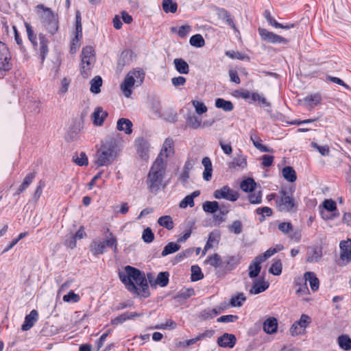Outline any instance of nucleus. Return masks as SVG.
<instances>
[{
  "instance_id": "1a4fd4ad",
  "label": "nucleus",
  "mask_w": 351,
  "mask_h": 351,
  "mask_svg": "<svg viewBox=\"0 0 351 351\" xmlns=\"http://www.w3.org/2000/svg\"><path fill=\"white\" fill-rule=\"evenodd\" d=\"M215 199H226L231 202H235L239 197L237 191H233L228 186H224L222 188L215 190L213 193Z\"/></svg>"
},
{
  "instance_id": "7ed1b4c3",
  "label": "nucleus",
  "mask_w": 351,
  "mask_h": 351,
  "mask_svg": "<svg viewBox=\"0 0 351 351\" xmlns=\"http://www.w3.org/2000/svg\"><path fill=\"white\" fill-rule=\"evenodd\" d=\"M119 148L115 140L110 139L101 143L95 154V164L97 167L108 166L117 157Z\"/></svg>"
},
{
  "instance_id": "ea45409f",
  "label": "nucleus",
  "mask_w": 351,
  "mask_h": 351,
  "mask_svg": "<svg viewBox=\"0 0 351 351\" xmlns=\"http://www.w3.org/2000/svg\"><path fill=\"white\" fill-rule=\"evenodd\" d=\"M202 208L206 213L214 214L218 211L219 204L216 201H207L203 204Z\"/></svg>"
},
{
  "instance_id": "e2e57ef3",
  "label": "nucleus",
  "mask_w": 351,
  "mask_h": 351,
  "mask_svg": "<svg viewBox=\"0 0 351 351\" xmlns=\"http://www.w3.org/2000/svg\"><path fill=\"white\" fill-rule=\"evenodd\" d=\"M312 147L316 149L322 156H326L330 154V149L328 145L320 146L315 142L311 143Z\"/></svg>"
},
{
  "instance_id": "4d7b16f0",
  "label": "nucleus",
  "mask_w": 351,
  "mask_h": 351,
  "mask_svg": "<svg viewBox=\"0 0 351 351\" xmlns=\"http://www.w3.org/2000/svg\"><path fill=\"white\" fill-rule=\"evenodd\" d=\"M177 326L176 323L172 319H169L165 324H157L154 326L150 327V329H174Z\"/></svg>"
},
{
  "instance_id": "58836bf2",
  "label": "nucleus",
  "mask_w": 351,
  "mask_h": 351,
  "mask_svg": "<svg viewBox=\"0 0 351 351\" xmlns=\"http://www.w3.org/2000/svg\"><path fill=\"white\" fill-rule=\"evenodd\" d=\"M169 274L167 271L160 272L156 278V288L157 286H160L161 287H166L169 283Z\"/></svg>"
},
{
  "instance_id": "20e7f679",
  "label": "nucleus",
  "mask_w": 351,
  "mask_h": 351,
  "mask_svg": "<svg viewBox=\"0 0 351 351\" xmlns=\"http://www.w3.org/2000/svg\"><path fill=\"white\" fill-rule=\"evenodd\" d=\"M145 73L142 69H134L130 71L121 84V89L126 97H130L132 93V88L141 86L145 79Z\"/></svg>"
},
{
  "instance_id": "f704fd0d",
  "label": "nucleus",
  "mask_w": 351,
  "mask_h": 351,
  "mask_svg": "<svg viewBox=\"0 0 351 351\" xmlns=\"http://www.w3.org/2000/svg\"><path fill=\"white\" fill-rule=\"evenodd\" d=\"M215 106L217 108H221L226 112L232 111L234 108L233 104L230 101H227L222 98H217L215 100Z\"/></svg>"
},
{
  "instance_id": "cd10ccee",
  "label": "nucleus",
  "mask_w": 351,
  "mask_h": 351,
  "mask_svg": "<svg viewBox=\"0 0 351 351\" xmlns=\"http://www.w3.org/2000/svg\"><path fill=\"white\" fill-rule=\"evenodd\" d=\"M39 52L41 61L43 62L48 53V40L45 38V36L43 33H40L39 35Z\"/></svg>"
},
{
  "instance_id": "c85d7f7f",
  "label": "nucleus",
  "mask_w": 351,
  "mask_h": 351,
  "mask_svg": "<svg viewBox=\"0 0 351 351\" xmlns=\"http://www.w3.org/2000/svg\"><path fill=\"white\" fill-rule=\"evenodd\" d=\"M239 263L240 258L238 256H229L223 261V267L230 271L233 270Z\"/></svg>"
},
{
  "instance_id": "7c9ffc66",
  "label": "nucleus",
  "mask_w": 351,
  "mask_h": 351,
  "mask_svg": "<svg viewBox=\"0 0 351 351\" xmlns=\"http://www.w3.org/2000/svg\"><path fill=\"white\" fill-rule=\"evenodd\" d=\"M173 64L176 71L180 74H188L189 72V66L188 63L182 58H176Z\"/></svg>"
},
{
  "instance_id": "b1692460",
  "label": "nucleus",
  "mask_w": 351,
  "mask_h": 351,
  "mask_svg": "<svg viewBox=\"0 0 351 351\" xmlns=\"http://www.w3.org/2000/svg\"><path fill=\"white\" fill-rule=\"evenodd\" d=\"M216 11L217 14L219 19L225 21L228 25H230L233 29L236 28L232 16L228 10H225L224 8H217L216 9Z\"/></svg>"
},
{
  "instance_id": "13d9d810",
  "label": "nucleus",
  "mask_w": 351,
  "mask_h": 351,
  "mask_svg": "<svg viewBox=\"0 0 351 351\" xmlns=\"http://www.w3.org/2000/svg\"><path fill=\"white\" fill-rule=\"evenodd\" d=\"M25 27L26 28L28 39L34 46H37L36 35L34 34L31 25L28 23H25Z\"/></svg>"
},
{
  "instance_id": "c756f323",
  "label": "nucleus",
  "mask_w": 351,
  "mask_h": 351,
  "mask_svg": "<svg viewBox=\"0 0 351 351\" xmlns=\"http://www.w3.org/2000/svg\"><path fill=\"white\" fill-rule=\"evenodd\" d=\"M202 163L204 167L203 178L206 181H209L211 179L213 172L211 160L208 157H204L202 159Z\"/></svg>"
},
{
  "instance_id": "6e6552de",
  "label": "nucleus",
  "mask_w": 351,
  "mask_h": 351,
  "mask_svg": "<svg viewBox=\"0 0 351 351\" xmlns=\"http://www.w3.org/2000/svg\"><path fill=\"white\" fill-rule=\"evenodd\" d=\"M11 55L7 45L0 40V79L12 69Z\"/></svg>"
},
{
  "instance_id": "9b49d317",
  "label": "nucleus",
  "mask_w": 351,
  "mask_h": 351,
  "mask_svg": "<svg viewBox=\"0 0 351 351\" xmlns=\"http://www.w3.org/2000/svg\"><path fill=\"white\" fill-rule=\"evenodd\" d=\"M173 141L170 138H167L165 139L161 151L156 158H160L161 160L166 161L167 163V158L173 155Z\"/></svg>"
},
{
  "instance_id": "f257e3e1",
  "label": "nucleus",
  "mask_w": 351,
  "mask_h": 351,
  "mask_svg": "<svg viewBox=\"0 0 351 351\" xmlns=\"http://www.w3.org/2000/svg\"><path fill=\"white\" fill-rule=\"evenodd\" d=\"M119 277L129 291L141 294L144 298L149 296L146 277L138 269L127 265L125 272L119 273Z\"/></svg>"
},
{
  "instance_id": "a19ab883",
  "label": "nucleus",
  "mask_w": 351,
  "mask_h": 351,
  "mask_svg": "<svg viewBox=\"0 0 351 351\" xmlns=\"http://www.w3.org/2000/svg\"><path fill=\"white\" fill-rule=\"evenodd\" d=\"M205 262L215 268L220 267H223V261L218 254H215L213 256H208Z\"/></svg>"
},
{
  "instance_id": "bf43d9fd",
  "label": "nucleus",
  "mask_w": 351,
  "mask_h": 351,
  "mask_svg": "<svg viewBox=\"0 0 351 351\" xmlns=\"http://www.w3.org/2000/svg\"><path fill=\"white\" fill-rule=\"evenodd\" d=\"M191 103L193 107L195 108V112L197 114H202L207 112L208 108L203 102L197 100H192Z\"/></svg>"
},
{
  "instance_id": "423d86ee",
  "label": "nucleus",
  "mask_w": 351,
  "mask_h": 351,
  "mask_svg": "<svg viewBox=\"0 0 351 351\" xmlns=\"http://www.w3.org/2000/svg\"><path fill=\"white\" fill-rule=\"evenodd\" d=\"M276 204L280 212L295 211L297 208V204L293 197L292 192L284 189L279 191Z\"/></svg>"
},
{
  "instance_id": "09e8293b",
  "label": "nucleus",
  "mask_w": 351,
  "mask_h": 351,
  "mask_svg": "<svg viewBox=\"0 0 351 351\" xmlns=\"http://www.w3.org/2000/svg\"><path fill=\"white\" fill-rule=\"evenodd\" d=\"M246 300V297L243 293H239L232 296L230 301L231 306H241L242 303Z\"/></svg>"
},
{
  "instance_id": "338daca9",
  "label": "nucleus",
  "mask_w": 351,
  "mask_h": 351,
  "mask_svg": "<svg viewBox=\"0 0 351 351\" xmlns=\"http://www.w3.org/2000/svg\"><path fill=\"white\" fill-rule=\"evenodd\" d=\"M289 332L291 335L293 337L304 333L303 328L296 322L292 324L289 329Z\"/></svg>"
},
{
  "instance_id": "680f3d73",
  "label": "nucleus",
  "mask_w": 351,
  "mask_h": 351,
  "mask_svg": "<svg viewBox=\"0 0 351 351\" xmlns=\"http://www.w3.org/2000/svg\"><path fill=\"white\" fill-rule=\"evenodd\" d=\"M142 239L147 243H152L154 239V234L150 228H147L143 230Z\"/></svg>"
},
{
  "instance_id": "79ce46f5",
  "label": "nucleus",
  "mask_w": 351,
  "mask_h": 351,
  "mask_svg": "<svg viewBox=\"0 0 351 351\" xmlns=\"http://www.w3.org/2000/svg\"><path fill=\"white\" fill-rule=\"evenodd\" d=\"M221 311H223V308H219L218 310L217 308L205 309L201 313L200 317L203 319H212L215 316L221 313Z\"/></svg>"
},
{
  "instance_id": "aec40b11",
  "label": "nucleus",
  "mask_w": 351,
  "mask_h": 351,
  "mask_svg": "<svg viewBox=\"0 0 351 351\" xmlns=\"http://www.w3.org/2000/svg\"><path fill=\"white\" fill-rule=\"evenodd\" d=\"M247 167L246 156L243 154H238L235 156L232 161L228 164V167L230 169H244Z\"/></svg>"
},
{
  "instance_id": "c03bdc74",
  "label": "nucleus",
  "mask_w": 351,
  "mask_h": 351,
  "mask_svg": "<svg viewBox=\"0 0 351 351\" xmlns=\"http://www.w3.org/2000/svg\"><path fill=\"white\" fill-rule=\"evenodd\" d=\"M162 5L163 10L166 13H175L178 9L177 3L172 0H163Z\"/></svg>"
},
{
  "instance_id": "412c9836",
  "label": "nucleus",
  "mask_w": 351,
  "mask_h": 351,
  "mask_svg": "<svg viewBox=\"0 0 351 351\" xmlns=\"http://www.w3.org/2000/svg\"><path fill=\"white\" fill-rule=\"evenodd\" d=\"M303 101L306 108L312 109L321 103L322 96L319 93L311 94L304 97Z\"/></svg>"
},
{
  "instance_id": "0e129e2a",
  "label": "nucleus",
  "mask_w": 351,
  "mask_h": 351,
  "mask_svg": "<svg viewBox=\"0 0 351 351\" xmlns=\"http://www.w3.org/2000/svg\"><path fill=\"white\" fill-rule=\"evenodd\" d=\"M311 318L306 314H302L300 318L296 322L305 330V328L311 323Z\"/></svg>"
},
{
  "instance_id": "37998d69",
  "label": "nucleus",
  "mask_w": 351,
  "mask_h": 351,
  "mask_svg": "<svg viewBox=\"0 0 351 351\" xmlns=\"http://www.w3.org/2000/svg\"><path fill=\"white\" fill-rule=\"evenodd\" d=\"M180 245L178 243L170 242L164 247L161 255L162 256H166L168 254L176 252L180 250Z\"/></svg>"
},
{
  "instance_id": "3c124183",
  "label": "nucleus",
  "mask_w": 351,
  "mask_h": 351,
  "mask_svg": "<svg viewBox=\"0 0 351 351\" xmlns=\"http://www.w3.org/2000/svg\"><path fill=\"white\" fill-rule=\"evenodd\" d=\"M190 44L196 47H202L205 45V40L202 35L195 34L191 37L190 38Z\"/></svg>"
},
{
  "instance_id": "f03ea898",
  "label": "nucleus",
  "mask_w": 351,
  "mask_h": 351,
  "mask_svg": "<svg viewBox=\"0 0 351 351\" xmlns=\"http://www.w3.org/2000/svg\"><path fill=\"white\" fill-rule=\"evenodd\" d=\"M167 168L166 161L156 158L152 165L147 174V185L151 193H157L161 187L165 188L166 184L163 182Z\"/></svg>"
},
{
  "instance_id": "4c0bfd02",
  "label": "nucleus",
  "mask_w": 351,
  "mask_h": 351,
  "mask_svg": "<svg viewBox=\"0 0 351 351\" xmlns=\"http://www.w3.org/2000/svg\"><path fill=\"white\" fill-rule=\"evenodd\" d=\"M90 90L94 94H98L101 92V86H102V79L100 76L97 75L93 77L90 82Z\"/></svg>"
},
{
  "instance_id": "a878e982",
  "label": "nucleus",
  "mask_w": 351,
  "mask_h": 351,
  "mask_svg": "<svg viewBox=\"0 0 351 351\" xmlns=\"http://www.w3.org/2000/svg\"><path fill=\"white\" fill-rule=\"evenodd\" d=\"M132 123L126 118H121L118 120L117 128L119 131H124L126 134H130L132 132Z\"/></svg>"
},
{
  "instance_id": "774afa93",
  "label": "nucleus",
  "mask_w": 351,
  "mask_h": 351,
  "mask_svg": "<svg viewBox=\"0 0 351 351\" xmlns=\"http://www.w3.org/2000/svg\"><path fill=\"white\" fill-rule=\"evenodd\" d=\"M229 230L232 232L239 234L242 231V223L240 221H234L229 226Z\"/></svg>"
},
{
  "instance_id": "f3484780",
  "label": "nucleus",
  "mask_w": 351,
  "mask_h": 351,
  "mask_svg": "<svg viewBox=\"0 0 351 351\" xmlns=\"http://www.w3.org/2000/svg\"><path fill=\"white\" fill-rule=\"evenodd\" d=\"M269 282L265 281L263 278L256 280L254 282L253 285L250 289L249 292L252 295H256L265 291L269 287Z\"/></svg>"
},
{
  "instance_id": "f8f14e48",
  "label": "nucleus",
  "mask_w": 351,
  "mask_h": 351,
  "mask_svg": "<svg viewBox=\"0 0 351 351\" xmlns=\"http://www.w3.org/2000/svg\"><path fill=\"white\" fill-rule=\"evenodd\" d=\"M136 147L138 156L144 160L149 158V151L150 145L147 141L143 138H138L136 141Z\"/></svg>"
},
{
  "instance_id": "c9c22d12",
  "label": "nucleus",
  "mask_w": 351,
  "mask_h": 351,
  "mask_svg": "<svg viewBox=\"0 0 351 351\" xmlns=\"http://www.w3.org/2000/svg\"><path fill=\"white\" fill-rule=\"evenodd\" d=\"M35 176H36V173H34V172L28 173L25 176L23 183L19 186L17 191L16 192V195H19L20 193H23L29 186V184L32 183V182L34 179Z\"/></svg>"
},
{
  "instance_id": "bb28decb",
  "label": "nucleus",
  "mask_w": 351,
  "mask_h": 351,
  "mask_svg": "<svg viewBox=\"0 0 351 351\" xmlns=\"http://www.w3.org/2000/svg\"><path fill=\"white\" fill-rule=\"evenodd\" d=\"M304 282L308 281L311 289L315 291L319 289V281L316 275L312 271H307L304 274Z\"/></svg>"
},
{
  "instance_id": "5fc2aeb1",
  "label": "nucleus",
  "mask_w": 351,
  "mask_h": 351,
  "mask_svg": "<svg viewBox=\"0 0 351 351\" xmlns=\"http://www.w3.org/2000/svg\"><path fill=\"white\" fill-rule=\"evenodd\" d=\"M282 248V246L279 245L278 249L271 247L265 251L263 254L258 256V258L261 260V261H265L267 258L271 257L275 253H276L278 250H280Z\"/></svg>"
},
{
  "instance_id": "e433bc0d",
  "label": "nucleus",
  "mask_w": 351,
  "mask_h": 351,
  "mask_svg": "<svg viewBox=\"0 0 351 351\" xmlns=\"http://www.w3.org/2000/svg\"><path fill=\"white\" fill-rule=\"evenodd\" d=\"M158 223L169 230H171L174 227V223L172 219V217L169 215L162 216L158 218Z\"/></svg>"
},
{
  "instance_id": "393cba45",
  "label": "nucleus",
  "mask_w": 351,
  "mask_h": 351,
  "mask_svg": "<svg viewBox=\"0 0 351 351\" xmlns=\"http://www.w3.org/2000/svg\"><path fill=\"white\" fill-rule=\"evenodd\" d=\"M263 15L265 18L266 19L267 21L273 27L276 28H282L285 29H289L291 28L294 27V24H287L283 25L282 23H278L271 16L268 10H265L263 13Z\"/></svg>"
},
{
  "instance_id": "4be33fe9",
  "label": "nucleus",
  "mask_w": 351,
  "mask_h": 351,
  "mask_svg": "<svg viewBox=\"0 0 351 351\" xmlns=\"http://www.w3.org/2000/svg\"><path fill=\"white\" fill-rule=\"evenodd\" d=\"M263 330L267 334H274L278 329V320L276 318L271 317L267 318L263 323Z\"/></svg>"
},
{
  "instance_id": "052dcab7",
  "label": "nucleus",
  "mask_w": 351,
  "mask_h": 351,
  "mask_svg": "<svg viewBox=\"0 0 351 351\" xmlns=\"http://www.w3.org/2000/svg\"><path fill=\"white\" fill-rule=\"evenodd\" d=\"M282 263L280 260L275 261L269 269V272L275 275L279 276L282 273Z\"/></svg>"
},
{
  "instance_id": "473e14b6",
  "label": "nucleus",
  "mask_w": 351,
  "mask_h": 351,
  "mask_svg": "<svg viewBox=\"0 0 351 351\" xmlns=\"http://www.w3.org/2000/svg\"><path fill=\"white\" fill-rule=\"evenodd\" d=\"M282 173L284 178L288 182H293L297 179L296 173L292 167H285L282 170Z\"/></svg>"
},
{
  "instance_id": "9d476101",
  "label": "nucleus",
  "mask_w": 351,
  "mask_h": 351,
  "mask_svg": "<svg viewBox=\"0 0 351 351\" xmlns=\"http://www.w3.org/2000/svg\"><path fill=\"white\" fill-rule=\"evenodd\" d=\"M258 33L261 36L262 39L265 41L271 43H289L287 38H285L279 35H277L273 32H269L265 29L259 28Z\"/></svg>"
},
{
  "instance_id": "5701e85b",
  "label": "nucleus",
  "mask_w": 351,
  "mask_h": 351,
  "mask_svg": "<svg viewBox=\"0 0 351 351\" xmlns=\"http://www.w3.org/2000/svg\"><path fill=\"white\" fill-rule=\"evenodd\" d=\"M263 262L261 261V260L258 259L257 256L254 258L248 267V275L250 278H254L258 276L261 269V264Z\"/></svg>"
},
{
  "instance_id": "2f4dec72",
  "label": "nucleus",
  "mask_w": 351,
  "mask_h": 351,
  "mask_svg": "<svg viewBox=\"0 0 351 351\" xmlns=\"http://www.w3.org/2000/svg\"><path fill=\"white\" fill-rule=\"evenodd\" d=\"M199 191H195L191 195H186L180 202L179 206L181 208H186L188 206H194V198L199 196Z\"/></svg>"
},
{
  "instance_id": "603ef678",
  "label": "nucleus",
  "mask_w": 351,
  "mask_h": 351,
  "mask_svg": "<svg viewBox=\"0 0 351 351\" xmlns=\"http://www.w3.org/2000/svg\"><path fill=\"white\" fill-rule=\"evenodd\" d=\"M73 161L79 166L88 165V158L84 152H81L80 156L75 154L72 158Z\"/></svg>"
},
{
  "instance_id": "a18cd8bd",
  "label": "nucleus",
  "mask_w": 351,
  "mask_h": 351,
  "mask_svg": "<svg viewBox=\"0 0 351 351\" xmlns=\"http://www.w3.org/2000/svg\"><path fill=\"white\" fill-rule=\"evenodd\" d=\"M186 126L192 129H197L201 125L202 120L195 115H189L186 118Z\"/></svg>"
},
{
  "instance_id": "a211bd4d",
  "label": "nucleus",
  "mask_w": 351,
  "mask_h": 351,
  "mask_svg": "<svg viewBox=\"0 0 351 351\" xmlns=\"http://www.w3.org/2000/svg\"><path fill=\"white\" fill-rule=\"evenodd\" d=\"M107 116L108 112L104 110L100 106L97 107L92 114L93 124L99 126L102 125Z\"/></svg>"
},
{
  "instance_id": "de8ad7c7",
  "label": "nucleus",
  "mask_w": 351,
  "mask_h": 351,
  "mask_svg": "<svg viewBox=\"0 0 351 351\" xmlns=\"http://www.w3.org/2000/svg\"><path fill=\"white\" fill-rule=\"evenodd\" d=\"M80 13L77 12L75 16V40L81 39L82 37V26Z\"/></svg>"
},
{
  "instance_id": "4468645a",
  "label": "nucleus",
  "mask_w": 351,
  "mask_h": 351,
  "mask_svg": "<svg viewBox=\"0 0 351 351\" xmlns=\"http://www.w3.org/2000/svg\"><path fill=\"white\" fill-rule=\"evenodd\" d=\"M322 257V247L317 246H311L308 248L306 254V262L317 263Z\"/></svg>"
},
{
  "instance_id": "ddd939ff",
  "label": "nucleus",
  "mask_w": 351,
  "mask_h": 351,
  "mask_svg": "<svg viewBox=\"0 0 351 351\" xmlns=\"http://www.w3.org/2000/svg\"><path fill=\"white\" fill-rule=\"evenodd\" d=\"M82 63L86 65H93L95 62V50L91 46H86L82 49Z\"/></svg>"
},
{
  "instance_id": "864d4df0",
  "label": "nucleus",
  "mask_w": 351,
  "mask_h": 351,
  "mask_svg": "<svg viewBox=\"0 0 351 351\" xmlns=\"http://www.w3.org/2000/svg\"><path fill=\"white\" fill-rule=\"evenodd\" d=\"M219 238V235L215 232H211L209 234L208 239L207 243L204 247V250H208L210 248H212L215 243H218V240Z\"/></svg>"
},
{
  "instance_id": "72a5a7b5",
  "label": "nucleus",
  "mask_w": 351,
  "mask_h": 351,
  "mask_svg": "<svg viewBox=\"0 0 351 351\" xmlns=\"http://www.w3.org/2000/svg\"><path fill=\"white\" fill-rule=\"evenodd\" d=\"M337 342L339 347L345 350L348 351L351 350V339L347 335H340L337 339Z\"/></svg>"
},
{
  "instance_id": "69168bd1",
  "label": "nucleus",
  "mask_w": 351,
  "mask_h": 351,
  "mask_svg": "<svg viewBox=\"0 0 351 351\" xmlns=\"http://www.w3.org/2000/svg\"><path fill=\"white\" fill-rule=\"evenodd\" d=\"M80 300V295L75 293L73 291H70L68 294L63 296V300L66 302H77Z\"/></svg>"
},
{
  "instance_id": "2eb2a0df",
  "label": "nucleus",
  "mask_w": 351,
  "mask_h": 351,
  "mask_svg": "<svg viewBox=\"0 0 351 351\" xmlns=\"http://www.w3.org/2000/svg\"><path fill=\"white\" fill-rule=\"evenodd\" d=\"M341 253L340 258L347 263L351 261V240L341 241L339 244Z\"/></svg>"
},
{
  "instance_id": "dca6fc26",
  "label": "nucleus",
  "mask_w": 351,
  "mask_h": 351,
  "mask_svg": "<svg viewBox=\"0 0 351 351\" xmlns=\"http://www.w3.org/2000/svg\"><path fill=\"white\" fill-rule=\"evenodd\" d=\"M237 339L234 335L224 333L217 339V343L223 348H232L236 343Z\"/></svg>"
},
{
  "instance_id": "6ab92c4d",
  "label": "nucleus",
  "mask_w": 351,
  "mask_h": 351,
  "mask_svg": "<svg viewBox=\"0 0 351 351\" xmlns=\"http://www.w3.org/2000/svg\"><path fill=\"white\" fill-rule=\"evenodd\" d=\"M38 314L36 310H32L30 313L25 316V322L21 326L23 331L29 330L38 320Z\"/></svg>"
},
{
  "instance_id": "6e6d98bb",
  "label": "nucleus",
  "mask_w": 351,
  "mask_h": 351,
  "mask_svg": "<svg viewBox=\"0 0 351 351\" xmlns=\"http://www.w3.org/2000/svg\"><path fill=\"white\" fill-rule=\"evenodd\" d=\"M256 213L258 215H261V217L259 218V221L263 222L265 220V216L269 217L273 214L272 210L267 206L258 208L256 210Z\"/></svg>"
},
{
  "instance_id": "8fccbe9b",
  "label": "nucleus",
  "mask_w": 351,
  "mask_h": 351,
  "mask_svg": "<svg viewBox=\"0 0 351 351\" xmlns=\"http://www.w3.org/2000/svg\"><path fill=\"white\" fill-rule=\"evenodd\" d=\"M191 279L192 281H197L204 278V274L202 272L200 267L198 265H193L191 268Z\"/></svg>"
},
{
  "instance_id": "49530a36",
  "label": "nucleus",
  "mask_w": 351,
  "mask_h": 351,
  "mask_svg": "<svg viewBox=\"0 0 351 351\" xmlns=\"http://www.w3.org/2000/svg\"><path fill=\"white\" fill-rule=\"evenodd\" d=\"M256 182L252 178H247L241 183V189L245 192H252L256 187Z\"/></svg>"
},
{
  "instance_id": "0eeeda50",
  "label": "nucleus",
  "mask_w": 351,
  "mask_h": 351,
  "mask_svg": "<svg viewBox=\"0 0 351 351\" xmlns=\"http://www.w3.org/2000/svg\"><path fill=\"white\" fill-rule=\"evenodd\" d=\"M110 237L104 241L100 239H95L90 244V251L93 256H97L103 254L106 247H112L114 252H117V241L112 232L109 234Z\"/></svg>"
},
{
  "instance_id": "39448f33",
  "label": "nucleus",
  "mask_w": 351,
  "mask_h": 351,
  "mask_svg": "<svg viewBox=\"0 0 351 351\" xmlns=\"http://www.w3.org/2000/svg\"><path fill=\"white\" fill-rule=\"evenodd\" d=\"M38 8L44 10V13L40 16L42 27L49 34H55L59 28L58 16L50 8H45L43 5H38Z\"/></svg>"
}]
</instances>
